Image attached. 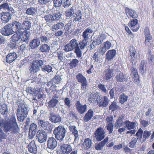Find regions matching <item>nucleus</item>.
<instances>
[{
    "instance_id": "1",
    "label": "nucleus",
    "mask_w": 154,
    "mask_h": 154,
    "mask_svg": "<svg viewBox=\"0 0 154 154\" xmlns=\"http://www.w3.org/2000/svg\"><path fill=\"white\" fill-rule=\"evenodd\" d=\"M2 125L3 126L4 131L8 135L10 134L14 135L17 134L20 132V128L15 117L14 115H12L10 119L4 122L3 119L0 117V138L5 139L7 135L1 128ZM1 140L0 139V142Z\"/></svg>"
},
{
    "instance_id": "2",
    "label": "nucleus",
    "mask_w": 154,
    "mask_h": 154,
    "mask_svg": "<svg viewBox=\"0 0 154 154\" xmlns=\"http://www.w3.org/2000/svg\"><path fill=\"white\" fill-rule=\"evenodd\" d=\"M18 113L17 117L18 120L21 122L23 121L27 116L28 114V111L27 106L25 104H20L18 106V108L17 109Z\"/></svg>"
},
{
    "instance_id": "3",
    "label": "nucleus",
    "mask_w": 154,
    "mask_h": 154,
    "mask_svg": "<svg viewBox=\"0 0 154 154\" xmlns=\"http://www.w3.org/2000/svg\"><path fill=\"white\" fill-rule=\"evenodd\" d=\"M40 40L42 43L39 47V50L42 53H49L51 50L50 39L48 36H41Z\"/></svg>"
},
{
    "instance_id": "4",
    "label": "nucleus",
    "mask_w": 154,
    "mask_h": 154,
    "mask_svg": "<svg viewBox=\"0 0 154 154\" xmlns=\"http://www.w3.org/2000/svg\"><path fill=\"white\" fill-rule=\"evenodd\" d=\"M53 132L57 139L62 141L65 137L66 130L64 126L59 125L55 128Z\"/></svg>"
},
{
    "instance_id": "5",
    "label": "nucleus",
    "mask_w": 154,
    "mask_h": 154,
    "mask_svg": "<svg viewBox=\"0 0 154 154\" xmlns=\"http://www.w3.org/2000/svg\"><path fill=\"white\" fill-rule=\"evenodd\" d=\"M76 78L78 82L81 83V88L82 91H83V93L86 92L88 90V82L86 78L82 74L78 73L76 76Z\"/></svg>"
},
{
    "instance_id": "6",
    "label": "nucleus",
    "mask_w": 154,
    "mask_h": 154,
    "mask_svg": "<svg viewBox=\"0 0 154 154\" xmlns=\"http://www.w3.org/2000/svg\"><path fill=\"white\" fill-rule=\"evenodd\" d=\"M62 14L60 12H57L53 13L52 15H46L44 18L47 22L51 23H54L55 21L58 20L61 17Z\"/></svg>"
},
{
    "instance_id": "7",
    "label": "nucleus",
    "mask_w": 154,
    "mask_h": 154,
    "mask_svg": "<svg viewBox=\"0 0 154 154\" xmlns=\"http://www.w3.org/2000/svg\"><path fill=\"white\" fill-rule=\"evenodd\" d=\"M47 133L43 129L39 130L36 133V139L40 143L45 142L47 139Z\"/></svg>"
},
{
    "instance_id": "8",
    "label": "nucleus",
    "mask_w": 154,
    "mask_h": 154,
    "mask_svg": "<svg viewBox=\"0 0 154 154\" xmlns=\"http://www.w3.org/2000/svg\"><path fill=\"white\" fill-rule=\"evenodd\" d=\"M77 40L73 38L69 42L68 44L64 47V50L66 52L70 51L79 47V44Z\"/></svg>"
},
{
    "instance_id": "9",
    "label": "nucleus",
    "mask_w": 154,
    "mask_h": 154,
    "mask_svg": "<svg viewBox=\"0 0 154 154\" xmlns=\"http://www.w3.org/2000/svg\"><path fill=\"white\" fill-rule=\"evenodd\" d=\"M48 118L49 121L54 123L60 122L62 119L59 114L55 113L52 111L50 112Z\"/></svg>"
},
{
    "instance_id": "10",
    "label": "nucleus",
    "mask_w": 154,
    "mask_h": 154,
    "mask_svg": "<svg viewBox=\"0 0 154 154\" xmlns=\"http://www.w3.org/2000/svg\"><path fill=\"white\" fill-rule=\"evenodd\" d=\"M105 132L103 129L101 127L97 128L95 131L94 134L97 141H101L105 137Z\"/></svg>"
},
{
    "instance_id": "11",
    "label": "nucleus",
    "mask_w": 154,
    "mask_h": 154,
    "mask_svg": "<svg viewBox=\"0 0 154 154\" xmlns=\"http://www.w3.org/2000/svg\"><path fill=\"white\" fill-rule=\"evenodd\" d=\"M1 32L3 35L9 36L14 33L10 23H8L1 29Z\"/></svg>"
},
{
    "instance_id": "12",
    "label": "nucleus",
    "mask_w": 154,
    "mask_h": 154,
    "mask_svg": "<svg viewBox=\"0 0 154 154\" xmlns=\"http://www.w3.org/2000/svg\"><path fill=\"white\" fill-rule=\"evenodd\" d=\"M10 24L14 33L20 32L22 23L20 22L19 21H14Z\"/></svg>"
},
{
    "instance_id": "13",
    "label": "nucleus",
    "mask_w": 154,
    "mask_h": 154,
    "mask_svg": "<svg viewBox=\"0 0 154 154\" xmlns=\"http://www.w3.org/2000/svg\"><path fill=\"white\" fill-rule=\"evenodd\" d=\"M40 38L37 37L31 40L29 43V49L34 50L37 48L40 45Z\"/></svg>"
},
{
    "instance_id": "14",
    "label": "nucleus",
    "mask_w": 154,
    "mask_h": 154,
    "mask_svg": "<svg viewBox=\"0 0 154 154\" xmlns=\"http://www.w3.org/2000/svg\"><path fill=\"white\" fill-rule=\"evenodd\" d=\"M77 110L80 115L82 114L85 112L87 109V106L86 104L83 105H82L79 100H78L75 103Z\"/></svg>"
},
{
    "instance_id": "15",
    "label": "nucleus",
    "mask_w": 154,
    "mask_h": 154,
    "mask_svg": "<svg viewBox=\"0 0 154 154\" xmlns=\"http://www.w3.org/2000/svg\"><path fill=\"white\" fill-rule=\"evenodd\" d=\"M12 14L10 13L6 12L0 14V19L2 23H6L11 19Z\"/></svg>"
},
{
    "instance_id": "16",
    "label": "nucleus",
    "mask_w": 154,
    "mask_h": 154,
    "mask_svg": "<svg viewBox=\"0 0 154 154\" xmlns=\"http://www.w3.org/2000/svg\"><path fill=\"white\" fill-rule=\"evenodd\" d=\"M69 130L75 137L74 143H77L79 140L78 131L77 130L76 127L75 125H70L68 127Z\"/></svg>"
},
{
    "instance_id": "17",
    "label": "nucleus",
    "mask_w": 154,
    "mask_h": 154,
    "mask_svg": "<svg viewBox=\"0 0 154 154\" xmlns=\"http://www.w3.org/2000/svg\"><path fill=\"white\" fill-rule=\"evenodd\" d=\"M59 97L57 94H55L51 99L48 102V107L49 108H53L56 107L59 102Z\"/></svg>"
},
{
    "instance_id": "18",
    "label": "nucleus",
    "mask_w": 154,
    "mask_h": 154,
    "mask_svg": "<svg viewBox=\"0 0 154 154\" xmlns=\"http://www.w3.org/2000/svg\"><path fill=\"white\" fill-rule=\"evenodd\" d=\"M48 148L52 150L54 149L57 146L56 140L53 137H49L47 142Z\"/></svg>"
},
{
    "instance_id": "19",
    "label": "nucleus",
    "mask_w": 154,
    "mask_h": 154,
    "mask_svg": "<svg viewBox=\"0 0 154 154\" xmlns=\"http://www.w3.org/2000/svg\"><path fill=\"white\" fill-rule=\"evenodd\" d=\"M128 24H130V28L133 32L137 31L140 27L139 24H138V20L136 18L132 20H131Z\"/></svg>"
},
{
    "instance_id": "20",
    "label": "nucleus",
    "mask_w": 154,
    "mask_h": 154,
    "mask_svg": "<svg viewBox=\"0 0 154 154\" xmlns=\"http://www.w3.org/2000/svg\"><path fill=\"white\" fill-rule=\"evenodd\" d=\"M92 140L89 138H86L82 144V148L85 150H90L92 146Z\"/></svg>"
},
{
    "instance_id": "21",
    "label": "nucleus",
    "mask_w": 154,
    "mask_h": 154,
    "mask_svg": "<svg viewBox=\"0 0 154 154\" xmlns=\"http://www.w3.org/2000/svg\"><path fill=\"white\" fill-rule=\"evenodd\" d=\"M61 151L65 154H68L72 150V146L68 144L62 145L60 147Z\"/></svg>"
},
{
    "instance_id": "22",
    "label": "nucleus",
    "mask_w": 154,
    "mask_h": 154,
    "mask_svg": "<svg viewBox=\"0 0 154 154\" xmlns=\"http://www.w3.org/2000/svg\"><path fill=\"white\" fill-rule=\"evenodd\" d=\"M116 52L115 49H112L109 50L106 55V59L107 60L111 61L113 60L116 55Z\"/></svg>"
},
{
    "instance_id": "23",
    "label": "nucleus",
    "mask_w": 154,
    "mask_h": 154,
    "mask_svg": "<svg viewBox=\"0 0 154 154\" xmlns=\"http://www.w3.org/2000/svg\"><path fill=\"white\" fill-rule=\"evenodd\" d=\"M128 76L127 74L122 73H119L115 77L116 80L118 82H123L127 81Z\"/></svg>"
},
{
    "instance_id": "24",
    "label": "nucleus",
    "mask_w": 154,
    "mask_h": 154,
    "mask_svg": "<svg viewBox=\"0 0 154 154\" xmlns=\"http://www.w3.org/2000/svg\"><path fill=\"white\" fill-rule=\"evenodd\" d=\"M94 115V112L91 109H89L83 117V119L85 122H87L90 120Z\"/></svg>"
},
{
    "instance_id": "25",
    "label": "nucleus",
    "mask_w": 154,
    "mask_h": 154,
    "mask_svg": "<svg viewBox=\"0 0 154 154\" xmlns=\"http://www.w3.org/2000/svg\"><path fill=\"white\" fill-rule=\"evenodd\" d=\"M17 57V55L15 52L9 53L7 55L6 61L8 63H10L14 61Z\"/></svg>"
},
{
    "instance_id": "26",
    "label": "nucleus",
    "mask_w": 154,
    "mask_h": 154,
    "mask_svg": "<svg viewBox=\"0 0 154 154\" xmlns=\"http://www.w3.org/2000/svg\"><path fill=\"white\" fill-rule=\"evenodd\" d=\"M40 70V67L34 62L29 67V72L31 74H34Z\"/></svg>"
},
{
    "instance_id": "27",
    "label": "nucleus",
    "mask_w": 154,
    "mask_h": 154,
    "mask_svg": "<svg viewBox=\"0 0 154 154\" xmlns=\"http://www.w3.org/2000/svg\"><path fill=\"white\" fill-rule=\"evenodd\" d=\"M108 139L109 137H107L102 141L99 143L97 144H96L95 146V149L97 150H102L103 149V147L108 142Z\"/></svg>"
},
{
    "instance_id": "28",
    "label": "nucleus",
    "mask_w": 154,
    "mask_h": 154,
    "mask_svg": "<svg viewBox=\"0 0 154 154\" xmlns=\"http://www.w3.org/2000/svg\"><path fill=\"white\" fill-rule=\"evenodd\" d=\"M93 32V30L89 27L86 29L82 33V36L83 39L88 41L90 36V35Z\"/></svg>"
},
{
    "instance_id": "29",
    "label": "nucleus",
    "mask_w": 154,
    "mask_h": 154,
    "mask_svg": "<svg viewBox=\"0 0 154 154\" xmlns=\"http://www.w3.org/2000/svg\"><path fill=\"white\" fill-rule=\"evenodd\" d=\"M125 12L127 15L128 14L131 17L134 18H136L137 17L138 15L135 10L127 7H125Z\"/></svg>"
},
{
    "instance_id": "30",
    "label": "nucleus",
    "mask_w": 154,
    "mask_h": 154,
    "mask_svg": "<svg viewBox=\"0 0 154 154\" xmlns=\"http://www.w3.org/2000/svg\"><path fill=\"white\" fill-rule=\"evenodd\" d=\"M130 54L128 56V59L131 62L133 63V62L135 60V54L136 53V51L135 48L133 47L130 48Z\"/></svg>"
},
{
    "instance_id": "31",
    "label": "nucleus",
    "mask_w": 154,
    "mask_h": 154,
    "mask_svg": "<svg viewBox=\"0 0 154 154\" xmlns=\"http://www.w3.org/2000/svg\"><path fill=\"white\" fill-rule=\"evenodd\" d=\"M14 33L11 38L12 42H17L20 40L22 41V33L19 32Z\"/></svg>"
},
{
    "instance_id": "32",
    "label": "nucleus",
    "mask_w": 154,
    "mask_h": 154,
    "mask_svg": "<svg viewBox=\"0 0 154 154\" xmlns=\"http://www.w3.org/2000/svg\"><path fill=\"white\" fill-rule=\"evenodd\" d=\"M139 68L141 73H146V62L144 60H142L139 66Z\"/></svg>"
},
{
    "instance_id": "33",
    "label": "nucleus",
    "mask_w": 154,
    "mask_h": 154,
    "mask_svg": "<svg viewBox=\"0 0 154 154\" xmlns=\"http://www.w3.org/2000/svg\"><path fill=\"white\" fill-rule=\"evenodd\" d=\"M21 33H22V41L28 43L31 35L30 32L26 30V31Z\"/></svg>"
},
{
    "instance_id": "34",
    "label": "nucleus",
    "mask_w": 154,
    "mask_h": 154,
    "mask_svg": "<svg viewBox=\"0 0 154 154\" xmlns=\"http://www.w3.org/2000/svg\"><path fill=\"white\" fill-rule=\"evenodd\" d=\"M28 150L29 152L35 154L37 152V146L34 142H31L28 145Z\"/></svg>"
},
{
    "instance_id": "35",
    "label": "nucleus",
    "mask_w": 154,
    "mask_h": 154,
    "mask_svg": "<svg viewBox=\"0 0 154 154\" xmlns=\"http://www.w3.org/2000/svg\"><path fill=\"white\" fill-rule=\"evenodd\" d=\"M130 70L131 72V75H132V76H133L136 79H137L135 82L137 85L139 83V80L138 79V75L137 69L132 66L130 69Z\"/></svg>"
},
{
    "instance_id": "36",
    "label": "nucleus",
    "mask_w": 154,
    "mask_h": 154,
    "mask_svg": "<svg viewBox=\"0 0 154 154\" xmlns=\"http://www.w3.org/2000/svg\"><path fill=\"white\" fill-rule=\"evenodd\" d=\"M110 100L106 97L104 96L102 102L99 101V106L100 107L103 108L107 106L109 103Z\"/></svg>"
},
{
    "instance_id": "37",
    "label": "nucleus",
    "mask_w": 154,
    "mask_h": 154,
    "mask_svg": "<svg viewBox=\"0 0 154 154\" xmlns=\"http://www.w3.org/2000/svg\"><path fill=\"white\" fill-rule=\"evenodd\" d=\"M103 74L106 80H108L112 77V75L113 74V70L109 68L104 71Z\"/></svg>"
},
{
    "instance_id": "38",
    "label": "nucleus",
    "mask_w": 154,
    "mask_h": 154,
    "mask_svg": "<svg viewBox=\"0 0 154 154\" xmlns=\"http://www.w3.org/2000/svg\"><path fill=\"white\" fill-rule=\"evenodd\" d=\"M37 11V8L36 7H30L26 9V13L27 15L34 16L36 14Z\"/></svg>"
},
{
    "instance_id": "39",
    "label": "nucleus",
    "mask_w": 154,
    "mask_h": 154,
    "mask_svg": "<svg viewBox=\"0 0 154 154\" xmlns=\"http://www.w3.org/2000/svg\"><path fill=\"white\" fill-rule=\"evenodd\" d=\"M74 11V8L72 7L68 9L65 11L64 15L67 18H69L73 15Z\"/></svg>"
},
{
    "instance_id": "40",
    "label": "nucleus",
    "mask_w": 154,
    "mask_h": 154,
    "mask_svg": "<svg viewBox=\"0 0 154 154\" xmlns=\"http://www.w3.org/2000/svg\"><path fill=\"white\" fill-rule=\"evenodd\" d=\"M106 38L105 34H100L97 38L94 39L97 43V44L99 45L101 44L105 40Z\"/></svg>"
},
{
    "instance_id": "41",
    "label": "nucleus",
    "mask_w": 154,
    "mask_h": 154,
    "mask_svg": "<svg viewBox=\"0 0 154 154\" xmlns=\"http://www.w3.org/2000/svg\"><path fill=\"white\" fill-rule=\"evenodd\" d=\"M124 123L125 125V128H126L128 130L134 129L136 125L134 122H130L128 120L125 121L124 122Z\"/></svg>"
},
{
    "instance_id": "42",
    "label": "nucleus",
    "mask_w": 154,
    "mask_h": 154,
    "mask_svg": "<svg viewBox=\"0 0 154 154\" xmlns=\"http://www.w3.org/2000/svg\"><path fill=\"white\" fill-rule=\"evenodd\" d=\"M120 108V107L118 105L117 103L116 102L113 101L111 102V104L109 106V110L114 112L119 109Z\"/></svg>"
},
{
    "instance_id": "43",
    "label": "nucleus",
    "mask_w": 154,
    "mask_h": 154,
    "mask_svg": "<svg viewBox=\"0 0 154 154\" xmlns=\"http://www.w3.org/2000/svg\"><path fill=\"white\" fill-rule=\"evenodd\" d=\"M62 75H57L55 76L51 80V82H52L53 83L55 84H58L61 83L62 81Z\"/></svg>"
},
{
    "instance_id": "44",
    "label": "nucleus",
    "mask_w": 154,
    "mask_h": 154,
    "mask_svg": "<svg viewBox=\"0 0 154 154\" xmlns=\"http://www.w3.org/2000/svg\"><path fill=\"white\" fill-rule=\"evenodd\" d=\"M64 23L62 22L58 23L53 25L52 27V30L54 31L55 30H57L60 29H61L64 27Z\"/></svg>"
},
{
    "instance_id": "45",
    "label": "nucleus",
    "mask_w": 154,
    "mask_h": 154,
    "mask_svg": "<svg viewBox=\"0 0 154 154\" xmlns=\"http://www.w3.org/2000/svg\"><path fill=\"white\" fill-rule=\"evenodd\" d=\"M145 44L146 45L149 46L151 45L153 42L152 36L150 35L147 36H145Z\"/></svg>"
},
{
    "instance_id": "46",
    "label": "nucleus",
    "mask_w": 154,
    "mask_h": 154,
    "mask_svg": "<svg viewBox=\"0 0 154 154\" xmlns=\"http://www.w3.org/2000/svg\"><path fill=\"white\" fill-rule=\"evenodd\" d=\"M128 97L124 93H122L119 97V102L121 104H123L128 100Z\"/></svg>"
},
{
    "instance_id": "47",
    "label": "nucleus",
    "mask_w": 154,
    "mask_h": 154,
    "mask_svg": "<svg viewBox=\"0 0 154 154\" xmlns=\"http://www.w3.org/2000/svg\"><path fill=\"white\" fill-rule=\"evenodd\" d=\"M22 25L24 29L27 31V30H29L31 27V23L27 20H25L22 24Z\"/></svg>"
},
{
    "instance_id": "48",
    "label": "nucleus",
    "mask_w": 154,
    "mask_h": 154,
    "mask_svg": "<svg viewBox=\"0 0 154 154\" xmlns=\"http://www.w3.org/2000/svg\"><path fill=\"white\" fill-rule=\"evenodd\" d=\"M75 15H76V16H74V18L73 21L80 22V20L82 18V14L81 11L80 10L78 11L75 13Z\"/></svg>"
},
{
    "instance_id": "49",
    "label": "nucleus",
    "mask_w": 154,
    "mask_h": 154,
    "mask_svg": "<svg viewBox=\"0 0 154 154\" xmlns=\"http://www.w3.org/2000/svg\"><path fill=\"white\" fill-rule=\"evenodd\" d=\"M79 61L76 59H74L71 60L69 65L71 68L76 67L78 65Z\"/></svg>"
},
{
    "instance_id": "50",
    "label": "nucleus",
    "mask_w": 154,
    "mask_h": 154,
    "mask_svg": "<svg viewBox=\"0 0 154 154\" xmlns=\"http://www.w3.org/2000/svg\"><path fill=\"white\" fill-rule=\"evenodd\" d=\"M53 6L55 8L59 7V9L61 7L63 3V0H53Z\"/></svg>"
},
{
    "instance_id": "51",
    "label": "nucleus",
    "mask_w": 154,
    "mask_h": 154,
    "mask_svg": "<svg viewBox=\"0 0 154 154\" xmlns=\"http://www.w3.org/2000/svg\"><path fill=\"white\" fill-rule=\"evenodd\" d=\"M41 70L44 72H47L49 73L51 72L52 69V67L51 66L49 65L43 66L41 67Z\"/></svg>"
},
{
    "instance_id": "52",
    "label": "nucleus",
    "mask_w": 154,
    "mask_h": 154,
    "mask_svg": "<svg viewBox=\"0 0 154 154\" xmlns=\"http://www.w3.org/2000/svg\"><path fill=\"white\" fill-rule=\"evenodd\" d=\"M46 61L44 58H42L40 60H38L37 61L35 62L34 63L35 64L38 66L40 69L41 67L45 65L44 64L46 63Z\"/></svg>"
},
{
    "instance_id": "53",
    "label": "nucleus",
    "mask_w": 154,
    "mask_h": 154,
    "mask_svg": "<svg viewBox=\"0 0 154 154\" xmlns=\"http://www.w3.org/2000/svg\"><path fill=\"white\" fill-rule=\"evenodd\" d=\"M137 142V139L135 137H132L131 141L128 144L129 146L132 148H135L136 147V144Z\"/></svg>"
},
{
    "instance_id": "54",
    "label": "nucleus",
    "mask_w": 154,
    "mask_h": 154,
    "mask_svg": "<svg viewBox=\"0 0 154 154\" xmlns=\"http://www.w3.org/2000/svg\"><path fill=\"white\" fill-rule=\"evenodd\" d=\"M143 133V130L142 129L140 128L138 130L135 135L137 137L136 138L137 140L141 141Z\"/></svg>"
},
{
    "instance_id": "55",
    "label": "nucleus",
    "mask_w": 154,
    "mask_h": 154,
    "mask_svg": "<svg viewBox=\"0 0 154 154\" xmlns=\"http://www.w3.org/2000/svg\"><path fill=\"white\" fill-rule=\"evenodd\" d=\"M118 90V88H113L110 90L109 94L111 99H112L114 97L115 93H116Z\"/></svg>"
},
{
    "instance_id": "56",
    "label": "nucleus",
    "mask_w": 154,
    "mask_h": 154,
    "mask_svg": "<svg viewBox=\"0 0 154 154\" xmlns=\"http://www.w3.org/2000/svg\"><path fill=\"white\" fill-rule=\"evenodd\" d=\"M88 41L87 40L83 39L82 41L80 42L79 44V48L81 50L83 49L86 47L87 45Z\"/></svg>"
},
{
    "instance_id": "57",
    "label": "nucleus",
    "mask_w": 154,
    "mask_h": 154,
    "mask_svg": "<svg viewBox=\"0 0 154 154\" xmlns=\"http://www.w3.org/2000/svg\"><path fill=\"white\" fill-rule=\"evenodd\" d=\"M147 58L148 60V61L149 63H151L154 61V57L152 54L151 51H149L146 54Z\"/></svg>"
},
{
    "instance_id": "58",
    "label": "nucleus",
    "mask_w": 154,
    "mask_h": 154,
    "mask_svg": "<svg viewBox=\"0 0 154 154\" xmlns=\"http://www.w3.org/2000/svg\"><path fill=\"white\" fill-rule=\"evenodd\" d=\"M53 128V124L48 122V124H47L44 129L46 130L49 133L51 134L52 132V130Z\"/></svg>"
},
{
    "instance_id": "59",
    "label": "nucleus",
    "mask_w": 154,
    "mask_h": 154,
    "mask_svg": "<svg viewBox=\"0 0 154 154\" xmlns=\"http://www.w3.org/2000/svg\"><path fill=\"white\" fill-rule=\"evenodd\" d=\"M4 109L1 108L0 109V113L3 115H8V111L7 106L5 104L3 105Z\"/></svg>"
},
{
    "instance_id": "60",
    "label": "nucleus",
    "mask_w": 154,
    "mask_h": 154,
    "mask_svg": "<svg viewBox=\"0 0 154 154\" xmlns=\"http://www.w3.org/2000/svg\"><path fill=\"white\" fill-rule=\"evenodd\" d=\"M81 50L79 47L74 50V52L76 54L77 57L80 58L82 56V53Z\"/></svg>"
},
{
    "instance_id": "61",
    "label": "nucleus",
    "mask_w": 154,
    "mask_h": 154,
    "mask_svg": "<svg viewBox=\"0 0 154 154\" xmlns=\"http://www.w3.org/2000/svg\"><path fill=\"white\" fill-rule=\"evenodd\" d=\"M33 93L32 94L33 98V101H32V103H33L34 105V103H36L38 101L37 98V96L38 94V91H37L35 89L34 90L33 89Z\"/></svg>"
},
{
    "instance_id": "62",
    "label": "nucleus",
    "mask_w": 154,
    "mask_h": 154,
    "mask_svg": "<svg viewBox=\"0 0 154 154\" xmlns=\"http://www.w3.org/2000/svg\"><path fill=\"white\" fill-rule=\"evenodd\" d=\"M48 122L42 120H39L38 121V124L40 126L44 129L47 124Z\"/></svg>"
},
{
    "instance_id": "63",
    "label": "nucleus",
    "mask_w": 154,
    "mask_h": 154,
    "mask_svg": "<svg viewBox=\"0 0 154 154\" xmlns=\"http://www.w3.org/2000/svg\"><path fill=\"white\" fill-rule=\"evenodd\" d=\"M151 132L146 130L144 131L143 133V137L145 139H144L143 142L146 141V139H148L151 135Z\"/></svg>"
},
{
    "instance_id": "64",
    "label": "nucleus",
    "mask_w": 154,
    "mask_h": 154,
    "mask_svg": "<svg viewBox=\"0 0 154 154\" xmlns=\"http://www.w3.org/2000/svg\"><path fill=\"white\" fill-rule=\"evenodd\" d=\"M72 4V1L71 0H64L62 4V7L64 8H68Z\"/></svg>"
}]
</instances>
